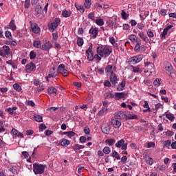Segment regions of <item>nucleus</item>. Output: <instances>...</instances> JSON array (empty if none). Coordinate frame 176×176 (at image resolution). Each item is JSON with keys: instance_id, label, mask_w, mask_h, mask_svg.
<instances>
[{"instance_id": "f257e3e1", "label": "nucleus", "mask_w": 176, "mask_h": 176, "mask_svg": "<svg viewBox=\"0 0 176 176\" xmlns=\"http://www.w3.org/2000/svg\"><path fill=\"white\" fill-rule=\"evenodd\" d=\"M97 53L101 57H109L112 53V50L107 46H99L97 47Z\"/></svg>"}, {"instance_id": "f03ea898", "label": "nucleus", "mask_w": 176, "mask_h": 176, "mask_svg": "<svg viewBox=\"0 0 176 176\" xmlns=\"http://www.w3.org/2000/svg\"><path fill=\"white\" fill-rule=\"evenodd\" d=\"M45 168H46V166L45 165L38 163H34L33 164V171L36 175L43 174L45 173Z\"/></svg>"}, {"instance_id": "7ed1b4c3", "label": "nucleus", "mask_w": 176, "mask_h": 176, "mask_svg": "<svg viewBox=\"0 0 176 176\" xmlns=\"http://www.w3.org/2000/svg\"><path fill=\"white\" fill-rule=\"evenodd\" d=\"M142 58H144V55L139 54V55L131 57L129 59L128 63H129V64H133V65H135V64H138V63H141V61H142Z\"/></svg>"}, {"instance_id": "20e7f679", "label": "nucleus", "mask_w": 176, "mask_h": 176, "mask_svg": "<svg viewBox=\"0 0 176 176\" xmlns=\"http://www.w3.org/2000/svg\"><path fill=\"white\" fill-rule=\"evenodd\" d=\"M61 23L60 18H56L54 21L48 25V28L51 32H54V30L58 27L59 24Z\"/></svg>"}, {"instance_id": "39448f33", "label": "nucleus", "mask_w": 176, "mask_h": 176, "mask_svg": "<svg viewBox=\"0 0 176 176\" xmlns=\"http://www.w3.org/2000/svg\"><path fill=\"white\" fill-rule=\"evenodd\" d=\"M10 54V47L8 45H4L0 49V56L1 57H6Z\"/></svg>"}, {"instance_id": "423d86ee", "label": "nucleus", "mask_w": 176, "mask_h": 176, "mask_svg": "<svg viewBox=\"0 0 176 176\" xmlns=\"http://www.w3.org/2000/svg\"><path fill=\"white\" fill-rule=\"evenodd\" d=\"M86 55L89 61H93L94 60V56H93V44H91L88 50H86Z\"/></svg>"}, {"instance_id": "0eeeda50", "label": "nucleus", "mask_w": 176, "mask_h": 176, "mask_svg": "<svg viewBox=\"0 0 176 176\" xmlns=\"http://www.w3.org/2000/svg\"><path fill=\"white\" fill-rule=\"evenodd\" d=\"M111 124L114 126V129H119L122 126V121L119 118L114 117L111 118Z\"/></svg>"}, {"instance_id": "6e6552de", "label": "nucleus", "mask_w": 176, "mask_h": 176, "mask_svg": "<svg viewBox=\"0 0 176 176\" xmlns=\"http://www.w3.org/2000/svg\"><path fill=\"white\" fill-rule=\"evenodd\" d=\"M58 72H59V74H62L63 76H68V74H69L68 70L65 69V65L64 64H60L58 65Z\"/></svg>"}, {"instance_id": "1a4fd4ad", "label": "nucleus", "mask_w": 176, "mask_h": 176, "mask_svg": "<svg viewBox=\"0 0 176 176\" xmlns=\"http://www.w3.org/2000/svg\"><path fill=\"white\" fill-rule=\"evenodd\" d=\"M52 47H53V45L47 40H45V43L41 45V50H44V52H49Z\"/></svg>"}, {"instance_id": "9d476101", "label": "nucleus", "mask_w": 176, "mask_h": 176, "mask_svg": "<svg viewBox=\"0 0 176 176\" xmlns=\"http://www.w3.org/2000/svg\"><path fill=\"white\" fill-rule=\"evenodd\" d=\"M105 72L107 75H112L116 72V66H113L111 65H108L105 67Z\"/></svg>"}, {"instance_id": "9b49d317", "label": "nucleus", "mask_w": 176, "mask_h": 176, "mask_svg": "<svg viewBox=\"0 0 176 176\" xmlns=\"http://www.w3.org/2000/svg\"><path fill=\"white\" fill-rule=\"evenodd\" d=\"M116 148H121L122 151L127 149V143H124V140L122 139L116 144Z\"/></svg>"}, {"instance_id": "f8f14e48", "label": "nucleus", "mask_w": 176, "mask_h": 176, "mask_svg": "<svg viewBox=\"0 0 176 176\" xmlns=\"http://www.w3.org/2000/svg\"><path fill=\"white\" fill-rule=\"evenodd\" d=\"M89 33L91 34V38H93V39H96L97 38V35H98V28H91Z\"/></svg>"}, {"instance_id": "ddd939ff", "label": "nucleus", "mask_w": 176, "mask_h": 176, "mask_svg": "<svg viewBox=\"0 0 176 176\" xmlns=\"http://www.w3.org/2000/svg\"><path fill=\"white\" fill-rule=\"evenodd\" d=\"M36 69V66L32 62L26 65L25 66V70L27 71V72H32Z\"/></svg>"}, {"instance_id": "4468645a", "label": "nucleus", "mask_w": 176, "mask_h": 176, "mask_svg": "<svg viewBox=\"0 0 176 176\" xmlns=\"http://www.w3.org/2000/svg\"><path fill=\"white\" fill-rule=\"evenodd\" d=\"M115 118H118L120 120L126 119V114L124 111H117L115 113Z\"/></svg>"}, {"instance_id": "2eb2a0df", "label": "nucleus", "mask_w": 176, "mask_h": 176, "mask_svg": "<svg viewBox=\"0 0 176 176\" xmlns=\"http://www.w3.org/2000/svg\"><path fill=\"white\" fill-rule=\"evenodd\" d=\"M101 130L104 134H109V131H111V126L108 124H104L101 127Z\"/></svg>"}, {"instance_id": "dca6fc26", "label": "nucleus", "mask_w": 176, "mask_h": 176, "mask_svg": "<svg viewBox=\"0 0 176 176\" xmlns=\"http://www.w3.org/2000/svg\"><path fill=\"white\" fill-rule=\"evenodd\" d=\"M127 96L126 93L124 92H117L114 94V98L116 100H122V98H124Z\"/></svg>"}, {"instance_id": "f3484780", "label": "nucleus", "mask_w": 176, "mask_h": 176, "mask_svg": "<svg viewBox=\"0 0 176 176\" xmlns=\"http://www.w3.org/2000/svg\"><path fill=\"white\" fill-rule=\"evenodd\" d=\"M144 67H146V68L151 67V68H148L147 72L152 74V72H153V68H155V65L151 63L150 62H145Z\"/></svg>"}, {"instance_id": "a211bd4d", "label": "nucleus", "mask_w": 176, "mask_h": 176, "mask_svg": "<svg viewBox=\"0 0 176 176\" xmlns=\"http://www.w3.org/2000/svg\"><path fill=\"white\" fill-rule=\"evenodd\" d=\"M135 42H136V45L135 46L134 50L135 52L138 53L140 50H141V39L136 38Z\"/></svg>"}, {"instance_id": "6ab92c4d", "label": "nucleus", "mask_w": 176, "mask_h": 176, "mask_svg": "<svg viewBox=\"0 0 176 176\" xmlns=\"http://www.w3.org/2000/svg\"><path fill=\"white\" fill-rule=\"evenodd\" d=\"M31 28L34 34H39V32L41 31V28H39V26H38V24L36 23L32 24Z\"/></svg>"}, {"instance_id": "aec40b11", "label": "nucleus", "mask_w": 176, "mask_h": 176, "mask_svg": "<svg viewBox=\"0 0 176 176\" xmlns=\"http://www.w3.org/2000/svg\"><path fill=\"white\" fill-rule=\"evenodd\" d=\"M131 68H132V71L134 74H141L142 72V70L141 69V65H131Z\"/></svg>"}, {"instance_id": "412c9836", "label": "nucleus", "mask_w": 176, "mask_h": 176, "mask_svg": "<svg viewBox=\"0 0 176 176\" xmlns=\"http://www.w3.org/2000/svg\"><path fill=\"white\" fill-rule=\"evenodd\" d=\"M144 159L146 163H147V164H148L149 166H152V164H153V158L149 157V155H144Z\"/></svg>"}, {"instance_id": "4be33fe9", "label": "nucleus", "mask_w": 176, "mask_h": 176, "mask_svg": "<svg viewBox=\"0 0 176 176\" xmlns=\"http://www.w3.org/2000/svg\"><path fill=\"white\" fill-rule=\"evenodd\" d=\"M138 36L141 39H142V41H144V42H145V43H148V41H149V39L148 38V36L145 35L144 32H139Z\"/></svg>"}, {"instance_id": "5701e85b", "label": "nucleus", "mask_w": 176, "mask_h": 176, "mask_svg": "<svg viewBox=\"0 0 176 176\" xmlns=\"http://www.w3.org/2000/svg\"><path fill=\"white\" fill-rule=\"evenodd\" d=\"M110 82H111L112 85L118 83V76L115 73L110 75Z\"/></svg>"}, {"instance_id": "b1692460", "label": "nucleus", "mask_w": 176, "mask_h": 176, "mask_svg": "<svg viewBox=\"0 0 176 176\" xmlns=\"http://www.w3.org/2000/svg\"><path fill=\"white\" fill-rule=\"evenodd\" d=\"M34 47L36 49H41L42 50V42L39 40H35L33 43Z\"/></svg>"}, {"instance_id": "393cba45", "label": "nucleus", "mask_w": 176, "mask_h": 176, "mask_svg": "<svg viewBox=\"0 0 176 176\" xmlns=\"http://www.w3.org/2000/svg\"><path fill=\"white\" fill-rule=\"evenodd\" d=\"M166 71L171 75L172 74H174V67H173V65L171 64H168L165 67Z\"/></svg>"}, {"instance_id": "a878e982", "label": "nucleus", "mask_w": 176, "mask_h": 176, "mask_svg": "<svg viewBox=\"0 0 176 176\" xmlns=\"http://www.w3.org/2000/svg\"><path fill=\"white\" fill-rule=\"evenodd\" d=\"M126 119L128 120H134V119H138V116L134 114V113H127L126 114Z\"/></svg>"}, {"instance_id": "bb28decb", "label": "nucleus", "mask_w": 176, "mask_h": 176, "mask_svg": "<svg viewBox=\"0 0 176 176\" xmlns=\"http://www.w3.org/2000/svg\"><path fill=\"white\" fill-rule=\"evenodd\" d=\"M108 112V107H104L98 113V116H102V115H106Z\"/></svg>"}, {"instance_id": "cd10ccee", "label": "nucleus", "mask_w": 176, "mask_h": 176, "mask_svg": "<svg viewBox=\"0 0 176 176\" xmlns=\"http://www.w3.org/2000/svg\"><path fill=\"white\" fill-rule=\"evenodd\" d=\"M116 142V140L115 139H107L105 140V143L109 145V146H112V145H115V143Z\"/></svg>"}, {"instance_id": "c85d7f7f", "label": "nucleus", "mask_w": 176, "mask_h": 176, "mask_svg": "<svg viewBox=\"0 0 176 176\" xmlns=\"http://www.w3.org/2000/svg\"><path fill=\"white\" fill-rule=\"evenodd\" d=\"M148 15H149V12L143 11L140 14V17L141 20L144 21L145 19H146V17H148Z\"/></svg>"}, {"instance_id": "c756f323", "label": "nucleus", "mask_w": 176, "mask_h": 176, "mask_svg": "<svg viewBox=\"0 0 176 176\" xmlns=\"http://www.w3.org/2000/svg\"><path fill=\"white\" fill-rule=\"evenodd\" d=\"M10 28L12 30V31H16V30L17 29V27L16 26V23L14 21V19H12L10 23Z\"/></svg>"}, {"instance_id": "7c9ffc66", "label": "nucleus", "mask_w": 176, "mask_h": 176, "mask_svg": "<svg viewBox=\"0 0 176 176\" xmlns=\"http://www.w3.org/2000/svg\"><path fill=\"white\" fill-rule=\"evenodd\" d=\"M69 144H71V142H69V140H67V139H62L61 142H60V145L62 146H68V145H69Z\"/></svg>"}, {"instance_id": "2f4dec72", "label": "nucleus", "mask_w": 176, "mask_h": 176, "mask_svg": "<svg viewBox=\"0 0 176 176\" xmlns=\"http://www.w3.org/2000/svg\"><path fill=\"white\" fill-rule=\"evenodd\" d=\"M57 74L58 72H54L53 73L48 74L47 76L45 77L47 82H49V79H50V78H56V76H57Z\"/></svg>"}, {"instance_id": "473e14b6", "label": "nucleus", "mask_w": 176, "mask_h": 176, "mask_svg": "<svg viewBox=\"0 0 176 176\" xmlns=\"http://www.w3.org/2000/svg\"><path fill=\"white\" fill-rule=\"evenodd\" d=\"M33 119H34V120H36V122H38V123L43 122V117H42V116H34Z\"/></svg>"}, {"instance_id": "72a5a7b5", "label": "nucleus", "mask_w": 176, "mask_h": 176, "mask_svg": "<svg viewBox=\"0 0 176 176\" xmlns=\"http://www.w3.org/2000/svg\"><path fill=\"white\" fill-rule=\"evenodd\" d=\"M75 6L77 10H80V13H85V7L83 6L75 3Z\"/></svg>"}, {"instance_id": "f704fd0d", "label": "nucleus", "mask_w": 176, "mask_h": 176, "mask_svg": "<svg viewBox=\"0 0 176 176\" xmlns=\"http://www.w3.org/2000/svg\"><path fill=\"white\" fill-rule=\"evenodd\" d=\"M129 16L130 15L129 14L126 13V11H124V10H122V12H121L122 19H123L124 20H127Z\"/></svg>"}, {"instance_id": "c9c22d12", "label": "nucleus", "mask_w": 176, "mask_h": 176, "mask_svg": "<svg viewBox=\"0 0 176 176\" xmlns=\"http://www.w3.org/2000/svg\"><path fill=\"white\" fill-rule=\"evenodd\" d=\"M85 148V146L80 145V144H75L72 146V149L74 151H79L80 149H83Z\"/></svg>"}, {"instance_id": "e433bc0d", "label": "nucleus", "mask_w": 176, "mask_h": 176, "mask_svg": "<svg viewBox=\"0 0 176 176\" xmlns=\"http://www.w3.org/2000/svg\"><path fill=\"white\" fill-rule=\"evenodd\" d=\"M47 91L49 94H51V96H56L57 94V89H47Z\"/></svg>"}, {"instance_id": "4c0bfd02", "label": "nucleus", "mask_w": 176, "mask_h": 176, "mask_svg": "<svg viewBox=\"0 0 176 176\" xmlns=\"http://www.w3.org/2000/svg\"><path fill=\"white\" fill-rule=\"evenodd\" d=\"M104 98H115V95L112 92H107L104 94Z\"/></svg>"}, {"instance_id": "58836bf2", "label": "nucleus", "mask_w": 176, "mask_h": 176, "mask_svg": "<svg viewBox=\"0 0 176 176\" xmlns=\"http://www.w3.org/2000/svg\"><path fill=\"white\" fill-rule=\"evenodd\" d=\"M84 6L86 8V9H90V7L91 6V1L85 0L84 3Z\"/></svg>"}, {"instance_id": "ea45409f", "label": "nucleus", "mask_w": 176, "mask_h": 176, "mask_svg": "<svg viewBox=\"0 0 176 176\" xmlns=\"http://www.w3.org/2000/svg\"><path fill=\"white\" fill-rule=\"evenodd\" d=\"M154 86H156V87H159L160 85H162V80L159 78H156L153 82Z\"/></svg>"}, {"instance_id": "a19ab883", "label": "nucleus", "mask_w": 176, "mask_h": 176, "mask_svg": "<svg viewBox=\"0 0 176 176\" xmlns=\"http://www.w3.org/2000/svg\"><path fill=\"white\" fill-rule=\"evenodd\" d=\"M96 23L98 25H99L100 27H102V25H104V19H98L96 20Z\"/></svg>"}, {"instance_id": "79ce46f5", "label": "nucleus", "mask_w": 176, "mask_h": 176, "mask_svg": "<svg viewBox=\"0 0 176 176\" xmlns=\"http://www.w3.org/2000/svg\"><path fill=\"white\" fill-rule=\"evenodd\" d=\"M30 60H34V58H36V52H35V51L30 52Z\"/></svg>"}, {"instance_id": "37998d69", "label": "nucleus", "mask_w": 176, "mask_h": 176, "mask_svg": "<svg viewBox=\"0 0 176 176\" xmlns=\"http://www.w3.org/2000/svg\"><path fill=\"white\" fill-rule=\"evenodd\" d=\"M102 152L103 153H105V155H109V153H111V148H109V146H105L103 148Z\"/></svg>"}, {"instance_id": "c03bdc74", "label": "nucleus", "mask_w": 176, "mask_h": 176, "mask_svg": "<svg viewBox=\"0 0 176 176\" xmlns=\"http://www.w3.org/2000/svg\"><path fill=\"white\" fill-rule=\"evenodd\" d=\"M166 116L167 119H168V120H170V122H173V120H174V119H175V117L174 116V115H173L171 113H166Z\"/></svg>"}, {"instance_id": "a18cd8bd", "label": "nucleus", "mask_w": 176, "mask_h": 176, "mask_svg": "<svg viewBox=\"0 0 176 176\" xmlns=\"http://www.w3.org/2000/svg\"><path fill=\"white\" fill-rule=\"evenodd\" d=\"M168 34V30H166V29H164L163 32L161 34V38L162 39H166V35Z\"/></svg>"}, {"instance_id": "49530a36", "label": "nucleus", "mask_w": 176, "mask_h": 176, "mask_svg": "<svg viewBox=\"0 0 176 176\" xmlns=\"http://www.w3.org/2000/svg\"><path fill=\"white\" fill-rule=\"evenodd\" d=\"M62 16L63 17H69V16H71V12H69L67 10H64L62 12Z\"/></svg>"}, {"instance_id": "de8ad7c7", "label": "nucleus", "mask_w": 176, "mask_h": 176, "mask_svg": "<svg viewBox=\"0 0 176 176\" xmlns=\"http://www.w3.org/2000/svg\"><path fill=\"white\" fill-rule=\"evenodd\" d=\"M10 171L12 173V174H14L15 175L19 174V171H17V169L16 168V166H12L10 168Z\"/></svg>"}, {"instance_id": "09e8293b", "label": "nucleus", "mask_w": 176, "mask_h": 176, "mask_svg": "<svg viewBox=\"0 0 176 176\" xmlns=\"http://www.w3.org/2000/svg\"><path fill=\"white\" fill-rule=\"evenodd\" d=\"M129 39L130 41L131 42H135L136 39H137V36L134 35V34H131L129 36Z\"/></svg>"}, {"instance_id": "8fccbe9b", "label": "nucleus", "mask_w": 176, "mask_h": 176, "mask_svg": "<svg viewBox=\"0 0 176 176\" xmlns=\"http://www.w3.org/2000/svg\"><path fill=\"white\" fill-rule=\"evenodd\" d=\"M77 45H78V46H79V47L83 46V38H82L79 37V38L77 39Z\"/></svg>"}, {"instance_id": "3c124183", "label": "nucleus", "mask_w": 176, "mask_h": 176, "mask_svg": "<svg viewBox=\"0 0 176 176\" xmlns=\"http://www.w3.org/2000/svg\"><path fill=\"white\" fill-rule=\"evenodd\" d=\"M147 36H148V38H153L155 36L153 32H152V30H151V29H148L147 30Z\"/></svg>"}, {"instance_id": "603ef678", "label": "nucleus", "mask_w": 176, "mask_h": 176, "mask_svg": "<svg viewBox=\"0 0 176 176\" xmlns=\"http://www.w3.org/2000/svg\"><path fill=\"white\" fill-rule=\"evenodd\" d=\"M137 27L139 30H144V28H145V23H144V22L138 23Z\"/></svg>"}, {"instance_id": "864d4df0", "label": "nucleus", "mask_w": 176, "mask_h": 176, "mask_svg": "<svg viewBox=\"0 0 176 176\" xmlns=\"http://www.w3.org/2000/svg\"><path fill=\"white\" fill-rule=\"evenodd\" d=\"M95 18L96 16H95L94 12H91L88 14V19H89L92 21H94Z\"/></svg>"}, {"instance_id": "5fc2aeb1", "label": "nucleus", "mask_w": 176, "mask_h": 176, "mask_svg": "<svg viewBox=\"0 0 176 176\" xmlns=\"http://www.w3.org/2000/svg\"><path fill=\"white\" fill-rule=\"evenodd\" d=\"M31 3V0H25V9H28V8H30V5Z\"/></svg>"}, {"instance_id": "6e6d98bb", "label": "nucleus", "mask_w": 176, "mask_h": 176, "mask_svg": "<svg viewBox=\"0 0 176 176\" xmlns=\"http://www.w3.org/2000/svg\"><path fill=\"white\" fill-rule=\"evenodd\" d=\"M6 38L8 39H12V33L10 31H6L5 32Z\"/></svg>"}, {"instance_id": "4d7b16f0", "label": "nucleus", "mask_w": 176, "mask_h": 176, "mask_svg": "<svg viewBox=\"0 0 176 176\" xmlns=\"http://www.w3.org/2000/svg\"><path fill=\"white\" fill-rule=\"evenodd\" d=\"M11 133L13 135L17 137L20 132L17 131L16 129H12V130L11 131Z\"/></svg>"}, {"instance_id": "13d9d810", "label": "nucleus", "mask_w": 176, "mask_h": 176, "mask_svg": "<svg viewBox=\"0 0 176 176\" xmlns=\"http://www.w3.org/2000/svg\"><path fill=\"white\" fill-rule=\"evenodd\" d=\"M26 104L29 107H35V102H34L32 100H27Z\"/></svg>"}, {"instance_id": "bf43d9fd", "label": "nucleus", "mask_w": 176, "mask_h": 176, "mask_svg": "<svg viewBox=\"0 0 176 176\" xmlns=\"http://www.w3.org/2000/svg\"><path fill=\"white\" fill-rule=\"evenodd\" d=\"M104 86L105 87H111V82L109 80H105L104 82Z\"/></svg>"}, {"instance_id": "052dcab7", "label": "nucleus", "mask_w": 176, "mask_h": 176, "mask_svg": "<svg viewBox=\"0 0 176 176\" xmlns=\"http://www.w3.org/2000/svg\"><path fill=\"white\" fill-rule=\"evenodd\" d=\"M155 146H156V145L153 142H150L147 144V148H155Z\"/></svg>"}, {"instance_id": "680f3d73", "label": "nucleus", "mask_w": 176, "mask_h": 176, "mask_svg": "<svg viewBox=\"0 0 176 176\" xmlns=\"http://www.w3.org/2000/svg\"><path fill=\"white\" fill-rule=\"evenodd\" d=\"M144 108H147V111H148V112H151V107H149V104H148L147 101H144Z\"/></svg>"}, {"instance_id": "e2e57ef3", "label": "nucleus", "mask_w": 176, "mask_h": 176, "mask_svg": "<svg viewBox=\"0 0 176 176\" xmlns=\"http://www.w3.org/2000/svg\"><path fill=\"white\" fill-rule=\"evenodd\" d=\"M67 137L71 138V137H75L76 133L74 131H67Z\"/></svg>"}, {"instance_id": "0e129e2a", "label": "nucleus", "mask_w": 176, "mask_h": 176, "mask_svg": "<svg viewBox=\"0 0 176 176\" xmlns=\"http://www.w3.org/2000/svg\"><path fill=\"white\" fill-rule=\"evenodd\" d=\"M171 145V140H166L164 142V146L168 148Z\"/></svg>"}, {"instance_id": "69168bd1", "label": "nucleus", "mask_w": 176, "mask_h": 176, "mask_svg": "<svg viewBox=\"0 0 176 176\" xmlns=\"http://www.w3.org/2000/svg\"><path fill=\"white\" fill-rule=\"evenodd\" d=\"M122 27L123 30H124L125 31H129V30H130V25L129 24L124 23Z\"/></svg>"}, {"instance_id": "338daca9", "label": "nucleus", "mask_w": 176, "mask_h": 176, "mask_svg": "<svg viewBox=\"0 0 176 176\" xmlns=\"http://www.w3.org/2000/svg\"><path fill=\"white\" fill-rule=\"evenodd\" d=\"M161 16H166L167 15V10L162 9L160 11Z\"/></svg>"}, {"instance_id": "774afa93", "label": "nucleus", "mask_w": 176, "mask_h": 176, "mask_svg": "<svg viewBox=\"0 0 176 176\" xmlns=\"http://www.w3.org/2000/svg\"><path fill=\"white\" fill-rule=\"evenodd\" d=\"M84 133L85 134H86L87 135H89V134H90V129H89V127H85L84 129Z\"/></svg>"}]
</instances>
